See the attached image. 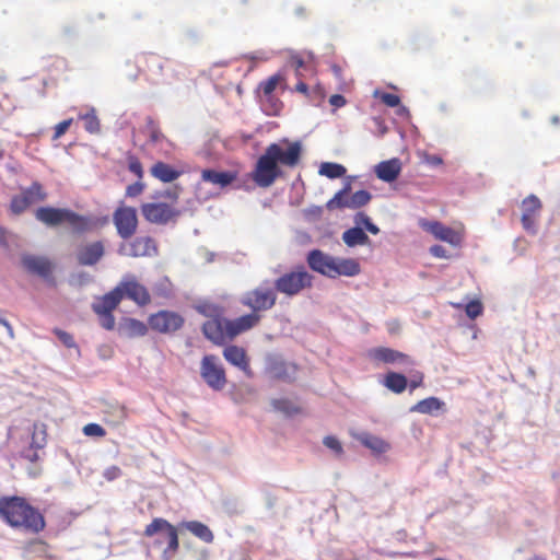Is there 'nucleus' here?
<instances>
[{
  "label": "nucleus",
  "instance_id": "f257e3e1",
  "mask_svg": "<svg viewBox=\"0 0 560 560\" xmlns=\"http://www.w3.org/2000/svg\"><path fill=\"white\" fill-rule=\"evenodd\" d=\"M240 303L250 310V313L240 317L228 319L221 314L209 315V319L202 325V332L218 346L233 340L237 336L257 327L262 318V313L271 310L277 303V293L273 288L260 284L246 291L240 299Z\"/></svg>",
  "mask_w": 560,
  "mask_h": 560
},
{
  "label": "nucleus",
  "instance_id": "f03ea898",
  "mask_svg": "<svg viewBox=\"0 0 560 560\" xmlns=\"http://www.w3.org/2000/svg\"><path fill=\"white\" fill-rule=\"evenodd\" d=\"M302 145L299 141L269 144L258 158L250 177L260 188H268L283 175L280 165L295 167L301 160Z\"/></svg>",
  "mask_w": 560,
  "mask_h": 560
},
{
  "label": "nucleus",
  "instance_id": "7ed1b4c3",
  "mask_svg": "<svg viewBox=\"0 0 560 560\" xmlns=\"http://www.w3.org/2000/svg\"><path fill=\"white\" fill-rule=\"evenodd\" d=\"M0 518L10 527L32 535L46 528L44 514L24 497H0Z\"/></svg>",
  "mask_w": 560,
  "mask_h": 560
},
{
  "label": "nucleus",
  "instance_id": "20e7f679",
  "mask_svg": "<svg viewBox=\"0 0 560 560\" xmlns=\"http://www.w3.org/2000/svg\"><path fill=\"white\" fill-rule=\"evenodd\" d=\"M154 198L156 200L140 205L143 219L156 225H167L168 223L176 222L180 215V210L177 207L179 189L173 187L156 191Z\"/></svg>",
  "mask_w": 560,
  "mask_h": 560
},
{
  "label": "nucleus",
  "instance_id": "39448f33",
  "mask_svg": "<svg viewBox=\"0 0 560 560\" xmlns=\"http://www.w3.org/2000/svg\"><path fill=\"white\" fill-rule=\"evenodd\" d=\"M308 267L328 278L339 276L354 277L361 272V266L354 258H338L320 249H312L306 257Z\"/></svg>",
  "mask_w": 560,
  "mask_h": 560
},
{
  "label": "nucleus",
  "instance_id": "423d86ee",
  "mask_svg": "<svg viewBox=\"0 0 560 560\" xmlns=\"http://www.w3.org/2000/svg\"><path fill=\"white\" fill-rule=\"evenodd\" d=\"M35 218L47 226L67 223L78 234L89 232L94 228L90 217L79 214L68 208L39 207L35 211Z\"/></svg>",
  "mask_w": 560,
  "mask_h": 560
},
{
  "label": "nucleus",
  "instance_id": "0eeeda50",
  "mask_svg": "<svg viewBox=\"0 0 560 560\" xmlns=\"http://www.w3.org/2000/svg\"><path fill=\"white\" fill-rule=\"evenodd\" d=\"M156 534H162V537L156 538L154 540V545L160 547L166 542V548L162 552V558L164 560H171L179 549V538L176 526L165 518L155 517L145 526L143 536L153 537Z\"/></svg>",
  "mask_w": 560,
  "mask_h": 560
},
{
  "label": "nucleus",
  "instance_id": "6e6552de",
  "mask_svg": "<svg viewBox=\"0 0 560 560\" xmlns=\"http://www.w3.org/2000/svg\"><path fill=\"white\" fill-rule=\"evenodd\" d=\"M314 277L304 266H299L294 270L281 275L275 281L276 293H282L287 296L300 294L303 290L313 285Z\"/></svg>",
  "mask_w": 560,
  "mask_h": 560
},
{
  "label": "nucleus",
  "instance_id": "1a4fd4ad",
  "mask_svg": "<svg viewBox=\"0 0 560 560\" xmlns=\"http://www.w3.org/2000/svg\"><path fill=\"white\" fill-rule=\"evenodd\" d=\"M121 301L122 295L116 285L108 293L97 298L92 304V310L98 316L100 324L104 329L113 330L115 328L116 322L113 312L117 308Z\"/></svg>",
  "mask_w": 560,
  "mask_h": 560
},
{
  "label": "nucleus",
  "instance_id": "9d476101",
  "mask_svg": "<svg viewBox=\"0 0 560 560\" xmlns=\"http://www.w3.org/2000/svg\"><path fill=\"white\" fill-rule=\"evenodd\" d=\"M200 375L213 390H222L226 383L225 370L214 354H206L200 363Z\"/></svg>",
  "mask_w": 560,
  "mask_h": 560
},
{
  "label": "nucleus",
  "instance_id": "9b49d317",
  "mask_svg": "<svg viewBox=\"0 0 560 560\" xmlns=\"http://www.w3.org/2000/svg\"><path fill=\"white\" fill-rule=\"evenodd\" d=\"M113 223L122 240L131 238L139 225L136 208L121 202L113 213Z\"/></svg>",
  "mask_w": 560,
  "mask_h": 560
},
{
  "label": "nucleus",
  "instance_id": "f8f14e48",
  "mask_svg": "<svg viewBox=\"0 0 560 560\" xmlns=\"http://www.w3.org/2000/svg\"><path fill=\"white\" fill-rule=\"evenodd\" d=\"M185 323L184 317L173 311H159L151 314L148 318V324L151 329L160 334H171L183 327Z\"/></svg>",
  "mask_w": 560,
  "mask_h": 560
},
{
  "label": "nucleus",
  "instance_id": "ddd939ff",
  "mask_svg": "<svg viewBox=\"0 0 560 560\" xmlns=\"http://www.w3.org/2000/svg\"><path fill=\"white\" fill-rule=\"evenodd\" d=\"M419 225L424 231L432 234L436 240L446 242L453 246L460 245V243L463 241L462 231L454 230L450 226H446L440 221H429L425 219H421L419 221Z\"/></svg>",
  "mask_w": 560,
  "mask_h": 560
},
{
  "label": "nucleus",
  "instance_id": "4468645a",
  "mask_svg": "<svg viewBox=\"0 0 560 560\" xmlns=\"http://www.w3.org/2000/svg\"><path fill=\"white\" fill-rule=\"evenodd\" d=\"M117 288L119 289L122 299L127 298L139 306H145L151 302V295L148 289L138 282L132 276L124 278L117 284Z\"/></svg>",
  "mask_w": 560,
  "mask_h": 560
},
{
  "label": "nucleus",
  "instance_id": "2eb2a0df",
  "mask_svg": "<svg viewBox=\"0 0 560 560\" xmlns=\"http://www.w3.org/2000/svg\"><path fill=\"white\" fill-rule=\"evenodd\" d=\"M368 359L375 365L380 364H412L411 358L398 350L387 347H375L366 352Z\"/></svg>",
  "mask_w": 560,
  "mask_h": 560
},
{
  "label": "nucleus",
  "instance_id": "dca6fc26",
  "mask_svg": "<svg viewBox=\"0 0 560 560\" xmlns=\"http://www.w3.org/2000/svg\"><path fill=\"white\" fill-rule=\"evenodd\" d=\"M21 260L27 272L39 276L50 284L55 285V279L51 276L55 266L49 258L26 254L22 256Z\"/></svg>",
  "mask_w": 560,
  "mask_h": 560
},
{
  "label": "nucleus",
  "instance_id": "f3484780",
  "mask_svg": "<svg viewBox=\"0 0 560 560\" xmlns=\"http://www.w3.org/2000/svg\"><path fill=\"white\" fill-rule=\"evenodd\" d=\"M119 252L129 257H151L158 254V246L152 237L139 236L127 246H121Z\"/></svg>",
  "mask_w": 560,
  "mask_h": 560
},
{
  "label": "nucleus",
  "instance_id": "a211bd4d",
  "mask_svg": "<svg viewBox=\"0 0 560 560\" xmlns=\"http://www.w3.org/2000/svg\"><path fill=\"white\" fill-rule=\"evenodd\" d=\"M542 205L535 195L527 196L522 201V224L526 231H534L536 222L539 218Z\"/></svg>",
  "mask_w": 560,
  "mask_h": 560
},
{
  "label": "nucleus",
  "instance_id": "6ab92c4d",
  "mask_svg": "<svg viewBox=\"0 0 560 560\" xmlns=\"http://www.w3.org/2000/svg\"><path fill=\"white\" fill-rule=\"evenodd\" d=\"M104 245L96 241L81 246L77 253V260L81 266H93L104 256Z\"/></svg>",
  "mask_w": 560,
  "mask_h": 560
},
{
  "label": "nucleus",
  "instance_id": "aec40b11",
  "mask_svg": "<svg viewBox=\"0 0 560 560\" xmlns=\"http://www.w3.org/2000/svg\"><path fill=\"white\" fill-rule=\"evenodd\" d=\"M224 359L232 365L242 370L247 376H252L249 359L244 348L231 345L223 350Z\"/></svg>",
  "mask_w": 560,
  "mask_h": 560
},
{
  "label": "nucleus",
  "instance_id": "412c9836",
  "mask_svg": "<svg viewBox=\"0 0 560 560\" xmlns=\"http://www.w3.org/2000/svg\"><path fill=\"white\" fill-rule=\"evenodd\" d=\"M118 334L125 338H138L148 334L149 328L145 323L132 318L124 317L118 325Z\"/></svg>",
  "mask_w": 560,
  "mask_h": 560
},
{
  "label": "nucleus",
  "instance_id": "4be33fe9",
  "mask_svg": "<svg viewBox=\"0 0 560 560\" xmlns=\"http://www.w3.org/2000/svg\"><path fill=\"white\" fill-rule=\"evenodd\" d=\"M377 178L392 183L396 180L401 172V162L397 158L380 162L374 170Z\"/></svg>",
  "mask_w": 560,
  "mask_h": 560
},
{
  "label": "nucleus",
  "instance_id": "5701e85b",
  "mask_svg": "<svg viewBox=\"0 0 560 560\" xmlns=\"http://www.w3.org/2000/svg\"><path fill=\"white\" fill-rule=\"evenodd\" d=\"M237 177L236 172H218L214 170H203L201 172V179L211 183L221 188L231 185Z\"/></svg>",
  "mask_w": 560,
  "mask_h": 560
},
{
  "label": "nucleus",
  "instance_id": "b1692460",
  "mask_svg": "<svg viewBox=\"0 0 560 560\" xmlns=\"http://www.w3.org/2000/svg\"><path fill=\"white\" fill-rule=\"evenodd\" d=\"M182 528L187 529L194 536L199 538L206 544H211L214 539L212 530L203 523L199 521H186L179 524Z\"/></svg>",
  "mask_w": 560,
  "mask_h": 560
},
{
  "label": "nucleus",
  "instance_id": "393cba45",
  "mask_svg": "<svg viewBox=\"0 0 560 560\" xmlns=\"http://www.w3.org/2000/svg\"><path fill=\"white\" fill-rule=\"evenodd\" d=\"M151 175L163 183H172L180 176V172L164 162H156L150 170Z\"/></svg>",
  "mask_w": 560,
  "mask_h": 560
},
{
  "label": "nucleus",
  "instance_id": "a878e982",
  "mask_svg": "<svg viewBox=\"0 0 560 560\" xmlns=\"http://www.w3.org/2000/svg\"><path fill=\"white\" fill-rule=\"evenodd\" d=\"M145 132L149 137L150 144L158 145L160 143H166L167 145L173 148V143L161 131L159 122L150 116L145 119Z\"/></svg>",
  "mask_w": 560,
  "mask_h": 560
},
{
  "label": "nucleus",
  "instance_id": "bb28decb",
  "mask_svg": "<svg viewBox=\"0 0 560 560\" xmlns=\"http://www.w3.org/2000/svg\"><path fill=\"white\" fill-rule=\"evenodd\" d=\"M358 439L365 447L370 448L376 454L386 453L390 448L388 442L371 433H362Z\"/></svg>",
  "mask_w": 560,
  "mask_h": 560
},
{
  "label": "nucleus",
  "instance_id": "cd10ccee",
  "mask_svg": "<svg viewBox=\"0 0 560 560\" xmlns=\"http://www.w3.org/2000/svg\"><path fill=\"white\" fill-rule=\"evenodd\" d=\"M21 195L32 206L46 200L47 192L39 182H33L27 188L21 190Z\"/></svg>",
  "mask_w": 560,
  "mask_h": 560
},
{
  "label": "nucleus",
  "instance_id": "c85d7f7f",
  "mask_svg": "<svg viewBox=\"0 0 560 560\" xmlns=\"http://www.w3.org/2000/svg\"><path fill=\"white\" fill-rule=\"evenodd\" d=\"M383 384L393 393L400 394L408 387V380L400 373L388 372L384 377Z\"/></svg>",
  "mask_w": 560,
  "mask_h": 560
},
{
  "label": "nucleus",
  "instance_id": "c756f323",
  "mask_svg": "<svg viewBox=\"0 0 560 560\" xmlns=\"http://www.w3.org/2000/svg\"><path fill=\"white\" fill-rule=\"evenodd\" d=\"M342 241L347 246L354 247L368 244L370 238L361 228L354 226L343 232Z\"/></svg>",
  "mask_w": 560,
  "mask_h": 560
},
{
  "label": "nucleus",
  "instance_id": "7c9ffc66",
  "mask_svg": "<svg viewBox=\"0 0 560 560\" xmlns=\"http://www.w3.org/2000/svg\"><path fill=\"white\" fill-rule=\"evenodd\" d=\"M144 62L145 71L153 77H159L163 73V69L165 65L168 63V60L156 54H148L144 58Z\"/></svg>",
  "mask_w": 560,
  "mask_h": 560
},
{
  "label": "nucleus",
  "instance_id": "2f4dec72",
  "mask_svg": "<svg viewBox=\"0 0 560 560\" xmlns=\"http://www.w3.org/2000/svg\"><path fill=\"white\" fill-rule=\"evenodd\" d=\"M350 189V184H347L341 190L336 192L335 196L327 201L326 208L329 211L348 208Z\"/></svg>",
  "mask_w": 560,
  "mask_h": 560
},
{
  "label": "nucleus",
  "instance_id": "473e14b6",
  "mask_svg": "<svg viewBox=\"0 0 560 560\" xmlns=\"http://www.w3.org/2000/svg\"><path fill=\"white\" fill-rule=\"evenodd\" d=\"M47 442V425L45 423H34L30 447L40 450Z\"/></svg>",
  "mask_w": 560,
  "mask_h": 560
},
{
  "label": "nucleus",
  "instance_id": "72a5a7b5",
  "mask_svg": "<svg viewBox=\"0 0 560 560\" xmlns=\"http://www.w3.org/2000/svg\"><path fill=\"white\" fill-rule=\"evenodd\" d=\"M272 407L277 411H279L288 417L295 416L302 411L300 406H298L294 401H292L288 398L273 399Z\"/></svg>",
  "mask_w": 560,
  "mask_h": 560
},
{
  "label": "nucleus",
  "instance_id": "f704fd0d",
  "mask_svg": "<svg viewBox=\"0 0 560 560\" xmlns=\"http://www.w3.org/2000/svg\"><path fill=\"white\" fill-rule=\"evenodd\" d=\"M443 402L436 397H428L418 401L412 408L411 411H416L419 413H432L442 408Z\"/></svg>",
  "mask_w": 560,
  "mask_h": 560
},
{
  "label": "nucleus",
  "instance_id": "c9c22d12",
  "mask_svg": "<svg viewBox=\"0 0 560 560\" xmlns=\"http://www.w3.org/2000/svg\"><path fill=\"white\" fill-rule=\"evenodd\" d=\"M79 119L84 121V129L90 133H97L101 130V122L95 108H90L85 114H80Z\"/></svg>",
  "mask_w": 560,
  "mask_h": 560
},
{
  "label": "nucleus",
  "instance_id": "e433bc0d",
  "mask_svg": "<svg viewBox=\"0 0 560 560\" xmlns=\"http://www.w3.org/2000/svg\"><path fill=\"white\" fill-rule=\"evenodd\" d=\"M346 172L343 165L332 162H324L319 167V174L331 179L342 177Z\"/></svg>",
  "mask_w": 560,
  "mask_h": 560
},
{
  "label": "nucleus",
  "instance_id": "4c0bfd02",
  "mask_svg": "<svg viewBox=\"0 0 560 560\" xmlns=\"http://www.w3.org/2000/svg\"><path fill=\"white\" fill-rule=\"evenodd\" d=\"M372 199V195L368 190H358L349 196V209H359L366 206Z\"/></svg>",
  "mask_w": 560,
  "mask_h": 560
},
{
  "label": "nucleus",
  "instance_id": "58836bf2",
  "mask_svg": "<svg viewBox=\"0 0 560 560\" xmlns=\"http://www.w3.org/2000/svg\"><path fill=\"white\" fill-rule=\"evenodd\" d=\"M30 207L31 205L24 199V197L21 194H19L12 197L9 209L11 213H13L14 215H20L23 212H25Z\"/></svg>",
  "mask_w": 560,
  "mask_h": 560
},
{
  "label": "nucleus",
  "instance_id": "ea45409f",
  "mask_svg": "<svg viewBox=\"0 0 560 560\" xmlns=\"http://www.w3.org/2000/svg\"><path fill=\"white\" fill-rule=\"evenodd\" d=\"M354 222L358 224V225H364V228L366 229V231H369L370 233L376 235L380 233V229L377 225H375L371 219L364 213V212H358L355 215H354Z\"/></svg>",
  "mask_w": 560,
  "mask_h": 560
},
{
  "label": "nucleus",
  "instance_id": "a19ab883",
  "mask_svg": "<svg viewBox=\"0 0 560 560\" xmlns=\"http://www.w3.org/2000/svg\"><path fill=\"white\" fill-rule=\"evenodd\" d=\"M283 80L280 74H275L260 83V89L265 95H270L278 84Z\"/></svg>",
  "mask_w": 560,
  "mask_h": 560
},
{
  "label": "nucleus",
  "instance_id": "79ce46f5",
  "mask_svg": "<svg viewBox=\"0 0 560 560\" xmlns=\"http://www.w3.org/2000/svg\"><path fill=\"white\" fill-rule=\"evenodd\" d=\"M465 312L470 319H475L483 312V305L479 300H472L465 306Z\"/></svg>",
  "mask_w": 560,
  "mask_h": 560
},
{
  "label": "nucleus",
  "instance_id": "37998d69",
  "mask_svg": "<svg viewBox=\"0 0 560 560\" xmlns=\"http://www.w3.org/2000/svg\"><path fill=\"white\" fill-rule=\"evenodd\" d=\"M374 95L378 97L388 107H396L400 104V97L396 94L385 92L378 93L376 91Z\"/></svg>",
  "mask_w": 560,
  "mask_h": 560
},
{
  "label": "nucleus",
  "instance_id": "c03bdc74",
  "mask_svg": "<svg viewBox=\"0 0 560 560\" xmlns=\"http://www.w3.org/2000/svg\"><path fill=\"white\" fill-rule=\"evenodd\" d=\"M145 185L139 179L133 184L127 186L125 195L128 198H137L144 191Z\"/></svg>",
  "mask_w": 560,
  "mask_h": 560
},
{
  "label": "nucleus",
  "instance_id": "a18cd8bd",
  "mask_svg": "<svg viewBox=\"0 0 560 560\" xmlns=\"http://www.w3.org/2000/svg\"><path fill=\"white\" fill-rule=\"evenodd\" d=\"M83 433L86 436H97L103 438L106 434V431L98 423H88L83 427Z\"/></svg>",
  "mask_w": 560,
  "mask_h": 560
},
{
  "label": "nucleus",
  "instance_id": "49530a36",
  "mask_svg": "<svg viewBox=\"0 0 560 560\" xmlns=\"http://www.w3.org/2000/svg\"><path fill=\"white\" fill-rule=\"evenodd\" d=\"M128 170L133 173L138 179L143 177V167L140 160L137 156L130 155L128 158Z\"/></svg>",
  "mask_w": 560,
  "mask_h": 560
},
{
  "label": "nucleus",
  "instance_id": "de8ad7c7",
  "mask_svg": "<svg viewBox=\"0 0 560 560\" xmlns=\"http://www.w3.org/2000/svg\"><path fill=\"white\" fill-rule=\"evenodd\" d=\"M54 334L57 336L59 341L67 348H74L75 341L73 339V336L65 330H61L59 328L54 329Z\"/></svg>",
  "mask_w": 560,
  "mask_h": 560
},
{
  "label": "nucleus",
  "instance_id": "09e8293b",
  "mask_svg": "<svg viewBox=\"0 0 560 560\" xmlns=\"http://www.w3.org/2000/svg\"><path fill=\"white\" fill-rule=\"evenodd\" d=\"M285 368H287V364L284 362H273L271 365H270V372L271 374L273 375V377H277V378H287L289 377V373H287L285 371Z\"/></svg>",
  "mask_w": 560,
  "mask_h": 560
},
{
  "label": "nucleus",
  "instance_id": "8fccbe9b",
  "mask_svg": "<svg viewBox=\"0 0 560 560\" xmlns=\"http://www.w3.org/2000/svg\"><path fill=\"white\" fill-rule=\"evenodd\" d=\"M72 124V118L60 121L55 126L54 140L59 139L63 136Z\"/></svg>",
  "mask_w": 560,
  "mask_h": 560
},
{
  "label": "nucleus",
  "instance_id": "3c124183",
  "mask_svg": "<svg viewBox=\"0 0 560 560\" xmlns=\"http://www.w3.org/2000/svg\"><path fill=\"white\" fill-rule=\"evenodd\" d=\"M323 443H324L325 446H327L328 448L332 450L337 454H341L342 453L341 443L335 436H331V435L326 436L324 439Z\"/></svg>",
  "mask_w": 560,
  "mask_h": 560
},
{
  "label": "nucleus",
  "instance_id": "603ef678",
  "mask_svg": "<svg viewBox=\"0 0 560 560\" xmlns=\"http://www.w3.org/2000/svg\"><path fill=\"white\" fill-rule=\"evenodd\" d=\"M329 103L331 106H334L336 108H340L346 105L347 101H346L345 96H342L340 94H334L330 96Z\"/></svg>",
  "mask_w": 560,
  "mask_h": 560
},
{
  "label": "nucleus",
  "instance_id": "864d4df0",
  "mask_svg": "<svg viewBox=\"0 0 560 560\" xmlns=\"http://www.w3.org/2000/svg\"><path fill=\"white\" fill-rule=\"evenodd\" d=\"M430 253L436 258H446V249L441 245H433L430 247Z\"/></svg>",
  "mask_w": 560,
  "mask_h": 560
},
{
  "label": "nucleus",
  "instance_id": "5fc2aeb1",
  "mask_svg": "<svg viewBox=\"0 0 560 560\" xmlns=\"http://www.w3.org/2000/svg\"><path fill=\"white\" fill-rule=\"evenodd\" d=\"M290 66L295 70V72H299L300 69L305 67V63L300 56H293L290 59Z\"/></svg>",
  "mask_w": 560,
  "mask_h": 560
},
{
  "label": "nucleus",
  "instance_id": "6e6d98bb",
  "mask_svg": "<svg viewBox=\"0 0 560 560\" xmlns=\"http://www.w3.org/2000/svg\"><path fill=\"white\" fill-rule=\"evenodd\" d=\"M422 381H423L422 374H419V376L417 378L411 380L410 383H408L410 392L418 388L422 384Z\"/></svg>",
  "mask_w": 560,
  "mask_h": 560
},
{
  "label": "nucleus",
  "instance_id": "4d7b16f0",
  "mask_svg": "<svg viewBox=\"0 0 560 560\" xmlns=\"http://www.w3.org/2000/svg\"><path fill=\"white\" fill-rule=\"evenodd\" d=\"M294 90H295L296 92H299V93L304 94V95H308V86H307V84H306V83H304V82H303V80H300V81L296 83V85H295Z\"/></svg>",
  "mask_w": 560,
  "mask_h": 560
},
{
  "label": "nucleus",
  "instance_id": "13d9d810",
  "mask_svg": "<svg viewBox=\"0 0 560 560\" xmlns=\"http://www.w3.org/2000/svg\"><path fill=\"white\" fill-rule=\"evenodd\" d=\"M24 457H25L26 459H28L30 462H32V463L37 462V460H38V458H39V456H38V454H37V450H34L32 453H30V452H28V453H26V454L24 455Z\"/></svg>",
  "mask_w": 560,
  "mask_h": 560
},
{
  "label": "nucleus",
  "instance_id": "bf43d9fd",
  "mask_svg": "<svg viewBox=\"0 0 560 560\" xmlns=\"http://www.w3.org/2000/svg\"><path fill=\"white\" fill-rule=\"evenodd\" d=\"M4 234H5L4 229L0 228V243H4Z\"/></svg>",
  "mask_w": 560,
  "mask_h": 560
},
{
  "label": "nucleus",
  "instance_id": "052dcab7",
  "mask_svg": "<svg viewBox=\"0 0 560 560\" xmlns=\"http://www.w3.org/2000/svg\"><path fill=\"white\" fill-rule=\"evenodd\" d=\"M295 75L298 77L299 81L302 80V78H303L302 69H300L299 72H295Z\"/></svg>",
  "mask_w": 560,
  "mask_h": 560
},
{
  "label": "nucleus",
  "instance_id": "680f3d73",
  "mask_svg": "<svg viewBox=\"0 0 560 560\" xmlns=\"http://www.w3.org/2000/svg\"><path fill=\"white\" fill-rule=\"evenodd\" d=\"M527 560H545L542 557H539V556H534Z\"/></svg>",
  "mask_w": 560,
  "mask_h": 560
},
{
  "label": "nucleus",
  "instance_id": "e2e57ef3",
  "mask_svg": "<svg viewBox=\"0 0 560 560\" xmlns=\"http://www.w3.org/2000/svg\"><path fill=\"white\" fill-rule=\"evenodd\" d=\"M452 305L455 307V308H462V304L460 303H452Z\"/></svg>",
  "mask_w": 560,
  "mask_h": 560
},
{
  "label": "nucleus",
  "instance_id": "0e129e2a",
  "mask_svg": "<svg viewBox=\"0 0 560 560\" xmlns=\"http://www.w3.org/2000/svg\"><path fill=\"white\" fill-rule=\"evenodd\" d=\"M441 162H442V160L440 158L434 159V163H441Z\"/></svg>",
  "mask_w": 560,
  "mask_h": 560
}]
</instances>
